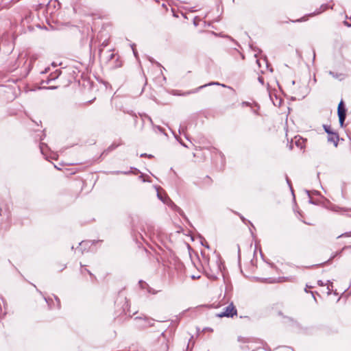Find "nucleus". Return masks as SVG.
<instances>
[{"instance_id":"obj_6","label":"nucleus","mask_w":351,"mask_h":351,"mask_svg":"<svg viewBox=\"0 0 351 351\" xmlns=\"http://www.w3.org/2000/svg\"><path fill=\"white\" fill-rule=\"evenodd\" d=\"M304 143V141L302 139H299L298 141H295V144L298 147H300V149H302V143Z\"/></svg>"},{"instance_id":"obj_3","label":"nucleus","mask_w":351,"mask_h":351,"mask_svg":"<svg viewBox=\"0 0 351 351\" xmlns=\"http://www.w3.org/2000/svg\"><path fill=\"white\" fill-rule=\"evenodd\" d=\"M338 139H339L338 135L334 132L329 134L328 138V141L333 143L335 146L337 145Z\"/></svg>"},{"instance_id":"obj_5","label":"nucleus","mask_w":351,"mask_h":351,"mask_svg":"<svg viewBox=\"0 0 351 351\" xmlns=\"http://www.w3.org/2000/svg\"><path fill=\"white\" fill-rule=\"evenodd\" d=\"M327 8V6L326 5H321L319 10L318 11H317L314 14H320L322 13V12H324V10H326Z\"/></svg>"},{"instance_id":"obj_9","label":"nucleus","mask_w":351,"mask_h":351,"mask_svg":"<svg viewBox=\"0 0 351 351\" xmlns=\"http://www.w3.org/2000/svg\"><path fill=\"white\" fill-rule=\"evenodd\" d=\"M212 84H219V83H210V84H205V85H204V86H201L199 87V88H203V87H205V86H208V85H212Z\"/></svg>"},{"instance_id":"obj_11","label":"nucleus","mask_w":351,"mask_h":351,"mask_svg":"<svg viewBox=\"0 0 351 351\" xmlns=\"http://www.w3.org/2000/svg\"><path fill=\"white\" fill-rule=\"evenodd\" d=\"M258 80H259V82H260L261 84H263V77H258Z\"/></svg>"},{"instance_id":"obj_13","label":"nucleus","mask_w":351,"mask_h":351,"mask_svg":"<svg viewBox=\"0 0 351 351\" xmlns=\"http://www.w3.org/2000/svg\"><path fill=\"white\" fill-rule=\"evenodd\" d=\"M345 24L347 25L348 26H351V24H348L347 22H345Z\"/></svg>"},{"instance_id":"obj_8","label":"nucleus","mask_w":351,"mask_h":351,"mask_svg":"<svg viewBox=\"0 0 351 351\" xmlns=\"http://www.w3.org/2000/svg\"><path fill=\"white\" fill-rule=\"evenodd\" d=\"M324 128L326 132H327L328 134V135L330 134L331 133H332V132L330 130V126L324 125Z\"/></svg>"},{"instance_id":"obj_12","label":"nucleus","mask_w":351,"mask_h":351,"mask_svg":"<svg viewBox=\"0 0 351 351\" xmlns=\"http://www.w3.org/2000/svg\"><path fill=\"white\" fill-rule=\"evenodd\" d=\"M307 288H312V287H311V286L306 285V288L305 289V291H306V292H308V291H307Z\"/></svg>"},{"instance_id":"obj_7","label":"nucleus","mask_w":351,"mask_h":351,"mask_svg":"<svg viewBox=\"0 0 351 351\" xmlns=\"http://www.w3.org/2000/svg\"><path fill=\"white\" fill-rule=\"evenodd\" d=\"M145 322H146V324H144V326H151L153 325V320L152 319H146Z\"/></svg>"},{"instance_id":"obj_14","label":"nucleus","mask_w":351,"mask_h":351,"mask_svg":"<svg viewBox=\"0 0 351 351\" xmlns=\"http://www.w3.org/2000/svg\"><path fill=\"white\" fill-rule=\"evenodd\" d=\"M133 52H134V55L136 56V51L134 49H133Z\"/></svg>"},{"instance_id":"obj_10","label":"nucleus","mask_w":351,"mask_h":351,"mask_svg":"<svg viewBox=\"0 0 351 351\" xmlns=\"http://www.w3.org/2000/svg\"><path fill=\"white\" fill-rule=\"evenodd\" d=\"M204 331L213 332V329L210 328H206L204 329Z\"/></svg>"},{"instance_id":"obj_15","label":"nucleus","mask_w":351,"mask_h":351,"mask_svg":"<svg viewBox=\"0 0 351 351\" xmlns=\"http://www.w3.org/2000/svg\"><path fill=\"white\" fill-rule=\"evenodd\" d=\"M318 283H319V285H322V282L319 281Z\"/></svg>"},{"instance_id":"obj_4","label":"nucleus","mask_w":351,"mask_h":351,"mask_svg":"<svg viewBox=\"0 0 351 351\" xmlns=\"http://www.w3.org/2000/svg\"><path fill=\"white\" fill-rule=\"evenodd\" d=\"M158 196L164 203L169 204L171 206L176 207V205H174V204L169 198L162 199V197H161V195L159 193H158Z\"/></svg>"},{"instance_id":"obj_2","label":"nucleus","mask_w":351,"mask_h":351,"mask_svg":"<svg viewBox=\"0 0 351 351\" xmlns=\"http://www.w3.org/2000/svg\"><path fill=\"white\" fill-rule=\"evenodd\" d=\"M346 110L343 106V103L341 101L338 106V116L339 119V123L341 127L343 125V123L346 119Z\"/></svg>"},{"instance_id":"obj_1","label":"nucleus","mask_w":351,"mask_h":351,"mask_svg":"<svg viewBox=\"0 0 351 351\" xmlns=\"http://www.w3.org/2000/svg\"><path fill=\"white\" fill-rule=\"evenodd\" d=\"M235 315H237V310H236L234 306L232 304H230L225 308V310L223 312L219 313L217 315V316L219 317H233Z\"/></svg>"}]
</instances>
